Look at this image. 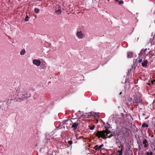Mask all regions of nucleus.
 <instances>
[{
	"instance_id": "obj_19",
	"label": "nucleus",
	"mask_w": 155,
	"mask_h": 155,
	"mask_svg": "<svg viewBox=\"0 0 155 155\" xmlns=\"http://www.w3.org/2000/svg\"><path fill=\"white\" fill-rule=\"evenodd\" d=\"M143 49H142L141 51H140V53H139V58L140 57H141L142 56V55L143 54L142 53H143Z\"/></svg>"
},
{
	"instance_id": "obj_27",
	"label": "nucleus",
	"mask_w": 155,
	"mask_h": 155,
	"mask_svg": "<svg viewBox=\"0 0 155 155\" xmlns=\"http://www.w3.org/2000/svg\"><path fill=\"white\" fill-rule=\"evenodd\" d=\"M142 59H139V63H140L142 62Z\"/></svg>"
},
{
	"instance_id": "obj_12",
	"label": "nucleus",
	"mask_w": 155,
	"mask_h": 155,
	"mask_svg": "<svg viewBox=\"0 0 155 155\" xmlns=\"http://www.w3.org/2000/svg\"><path fill=\"white\" fill-rule=\"evenodd\" d=\"M151 128H154L155 127V121L153 120L150 126Z\"/></svg>"
},
{
	"instance_id": "obj_11",
	"label": "nucleus",
	"mask_w": 155,
	"mask_h": 155,
	"mask_svg": "<svg viewBox=\"0 0 155 155\" xmlns=\"http://www.w3.org/2000/svg\"><path fill=\"white\" fill-rule=\"evenodd\" d=\"M155 55V54L153 51L149 52L147 55L150 58H151L153 56Z\"/></svg>"
},
{
	"instance_id": "obj_1",
	"label": "nucleus",
	"mask_w": 155,
	"mask_h": 155,
	"mask_svg": "<svg viewBox=\"0 0 155 155\" xmlns=\"http://www.w3.org/2000/svg\"><path fill=\"white\" fill-rule=\"evenodd\" d=\"M132 97H131L129 96L127 98V104L128 106L133 105L138 106L139 104L142 103L141 95L138 92H135Z\"/></svg>"
},
{
	"instance_id": "obj_23",
	"label": "nucleus",
	"mask_w": 155,
	"mask_h": 155,
	"mask_svg": "<svg viewBox=\"0 0 155 155\" xmlns=\"http://www.w3.org/2000/svg\"><path fill=\"white\" fill-rule=\"evenodd\" d=\"M73 143L72 140H69L68 141V143L70 145H71Z\"/></svg>"
},
{
	"instance_id": "obj_13",
	"label": "nucleus",
	"mask_w": 155,
	"mask_h": 155,
	"mask_svg": "<svg viewBox=\"0 0 155 155\" xmlns=\"http://www.w3.org/2000/svg\"><path fill=\"white\" fill-rule=\"evenodd\" d=\"M133 57V53L131 52H128L127 54V57L128 58H131Z\"/></svg>"
},
{
	"instance_id": "obj_28",
	"label": "nucleus",
	"mask_w": 155,
	"mask_h": 155,
	"mask_svg": "<svg viewBox=\"0 0 155 155\" xmlns=\"http://www.w3.org/2000/svg\"><path fill=\"white\" fill-rule=\"evenodd\" d=\"M143 55H144L145 54V51H143Z\"/></svg>"
},
{
	"instance_id": "obj_24",
	"label": "nucleus",
	"mask_w": 155,
	"mask_h": 155,
	"mask_svg": "<svg viewBox=\"0 0 155 155\" xmlns=\"http://www.w3.org/2000/svg\"><path fill=\"white\" fill-rule=\"evenodd\" d=\"M78 111H79V112H80V114H82V115L84 116V115H85V113L84 114V112H83L81 111L80 110H79Z\"/></svg>"
},
{
	"instance_id": "obj_22",
	"label": "nucleus",
	"mask_w": 155,
	"mask_h": 155,
	"mask_svg": "<svg viewBox=\"0 0 155 155\" xmlns=\"http://www.w3.org/2000/svg\"><path fill=\"white\" fill-rule=\"evenodd\" d=\"M153 152H150V153L147 152L146 153V155H152Z\"/></svg>"
},
{
	"instance_id": "obj_6",
	"label": "nucleus",
	"mask_w": 155,
	"mask_h": 155,
	"mask_svg": "<svg viewBox=\"0 0 155 155\" xmlns=\"http://www.w3.org/2000/svg\"><path fill=\"white\" fill-rule=\"evenodd\" d=\"M78 125V124L77 122H75L73 123V124L71 126V127L73 128V130H76L77 128V127Z\"/></svg>"
},
{
	"instance_id": "obj_2",
	"label": "nucleus",
	"mask_w": 155,
	"mask_h": 155,
	"mask_svg": "<svg viewBox=\"0 0 155 155\" xmlns=\"http://www.w3.org/2000/svg\"><path fill=\"white\" fill-rule=\"evenodd\" d=\"M110 131L108 129L102 131H98L96 134V136L98 138L101 137L104 139L106 140L107 138L106 136V135L109 138H110L113 136V135L112 134L108 136V134H110Z\"/></svg>"
},
{
	"instance_id": "obj_10",
	"label": "nucleus",
	"mask_w": 155,
	"mask_h": 155,
	"mask_svg": "<svg viewBox=\"0 0 155 155\" xmlns=\"http://www.w3.org/2000/svg\"><path fill=\"white\" fill-rule=\"evenodd\" d=\"M148 62L147 60H144L141 63L142 66L144 67H146L147 66Z\"/></svg>"
},
{
	"instance_id": "obj_30",
	"label": "nucleus",
	"mask_w": 155,
	"mask_h": 155,
	"mask_svg": "<svg viewBox=\"0 0 155 155\" xmlns=\"http://www.w3.org/2000/svg\"><path fill=\"white\" fill-rule=\"evenodd\" d=\"M154 136V135H151V137H153Z\"/></svg>"
},
{
	"instance_id": "obj_32",
	"label": "nucleus",
	"mask_w": 155,
	"mask_h": 155,
	"mask_svg": "<svg viewBox=\"0 0 155 155\" xmlns=\"http://www.w3.org/2000/svg\"><path fill=\"white\" fill-rule=\"evenodd\" d=\"M122 94V92H120L119 94L120 95Z\"/></svg>"
},
{
	"instance_id": "obj_8",
	"label": "nucleus",
	"mask_w": 155,
	"mask_h": 155,
	"mask_svg": "<svg viewBox=\"0 0 155 155\" xmlns=\"http://www.w3.org/2000/svg\"><path fill=\"white\" fill-rule=\"evenodd\" d=\"M77 35L79 38H83V34L81 31L78 32Z\"/></svg>"
},
{
	"instance_id": "obj_29",
	"label": "nucleus",
	"mask_w": 155,
	"mask_h": 155,
	"mask_svg": "<svg viewBox=\"0 0 155 155\" xmlns=\"http://www.w3.org/2000/svg\"><path fill=\"white\" fill-rule=\"evenodd\" d=\"M147 50V48H146V49H144V50H143V51L145 52L146 50Z\"/></svg>"
},
{
	"instance_id": "obj_4",
	"label": "nucleus",
	"mask_w": 155,
	"mask_h": 155,
	"mask_svg": "<svg viewBox=\"0 0 155 155\" xmlns=\"http://www.w3.org/2000/svg\"><path fill=\"white\" fill-rule=\"evenodd\" d=\"M18 101L19 102H21L22 101L26 100V99L27 98V97H26L25 95H24L21 92H20L18 94Z\"/></svg>"
},
{
	"instance_id": "obj_3",
	"label": "nucleus",
	"mask_w": 155,
	"mask_h": 155,
	"mask_svg": "<svg viewBox=\"0 0 155 155\" xmlns=\"http://www.w3.org/2000/svg\"><path fill=\"white\" fill-rule=\"evenodd\" d=\"M99 117L98 115L96 113L91 111L89 113H86L84 115V117L87 118L88 117Z\"/></svg>"
},
{
	"instance_id": "obj_31",
	"label": "nucleus",
	"mask_w": 155,
	"mask_h": 155,
	"mask_svg": "<svg viewBox=\"0 0 155 155\" xmlns=\"http://www.w3.org/2000/svg\"><path fill=\"white\" fill-rule=\"evenodd\" d=\"M115 1L116 2H117L118 1V0H115Z\"/></svg>"
},
{
	"instance_id": "obj_25",
	"label": "nucleus",
	"mask_w": 155,
	"mask_h": 155,
	"mask_svg": "<svg viewBox=\"0 0 155 155\" xmlns=\"http://www.w3.org/2000/svg\"><path fill=\"white\" fill-rule=\"evenodd\" d=\"M124 3V2L122 0H120L118 2V3L120 5L121 4H123Z\"/></svg>"
},
{
	"instance_id": "obj_16",
	"label": "nucleus",
	"mask_w": 155,
	"mask_h": 155,
	"mask_svg": "<svg viewBox=\"0 0 155 155\" xmlns=\"http://www.w3.org/2000/svg\"><path fill=\"white\" fill-rule=\"evenodd\" d=\"M55 13L58 15H60L61 13V10L60 9H58L55 12Z\"/></svg>"
},
{
	"instance_id": "obj_21",
	"label": "nucleus",
	"mask_w": 155,
	"mask_h": 155,
	"mask_svg": "<svg viewBox=\"0 0 155 155\" xmlns=\"http://www.w3.org/2000/svg\"><path fill=\"white\" fill-rule=\"evenodd\" d=\"M29 17L28 15H26L25 19V21H28V18Z\"/></svg>"
},
{
	"instance_id": "obj_9",
	"label": "nucleus",
	"mask_w": 155,
	"mask_h": 155,
	"mask_svg": "<svg viewBox=\"0 0 155 155\" xmlns=\"http://www.w3.org/2000/svg\"><path fill=\"white\" fill-rule=\"evenodd\" d=\"M143 143L144 144V147L147 148L148 147V144L147 140L146 139H144L143 141Z\"/></svg>"
},
{
	"instance_id": "obj_5",
	"label": "nucleus",
	"mask_w": 155,
	"mask_h": 155,
	"mask_svg": "<svg viewBox=\"0 0 155 155\" xmlns=\"http://www.w3.org/2000/svg\"><path fill=\"white\" fill-rule=\"evenodd\" d=\"M33 63L34 64L37 66H39L41 64V61L39 60L34 59L33 61Z\"/></svg>"
},
{
	"instance_id": "obj_15",
	"label": "nucleus",
	"mask_w": 155,
	"mask_h": 155,
	"mask_svg": "<svg viewBox=\"0 0 155 155\" xmlns=\"http://www.w3.org/2000/svg\"><path fill=\"white\" fill-rule=\"evenodd\" d=\"M25 53V49H22L20 52V54L21 55H24Z\"/></svg>"
},
{
	"instance_id": "obj_17",
	"label": "nucleus",
	"mask_w": 155,
	"mask_h": 155,
	"mask_svg": "<svg viewBox=\"0 0 155 155\" xmlns=\"http://www.w3.org/2000/svg\"><path fill=\"white\" fill-rule=\"evenodd\" d=\"M142 127L143 128L145 127H149V125L145 123H143L142 125Z\"/></svg>"
},
{
	"instance_id": "obj_14",
	"label": "nucleus",
	"mask_w": 155,
	"mask_h": 155,
	"mask_svg": "<svg viewBox=\"0 0 155 155\" xmlns=\"http://www.w3.org/2000/svg\"><path fill=\"white\" fill-rule=\"evenodd\" d=\"M122 151L120 150H118L116 152V155H122Z\"/></svg>"
},
{
	"instance_id": "obj_20",
	"label": "nucleus",
	"mask_w": 155,
	"mask_h": 155,
	"mask_svg": "<svg viewBox=\"0 0 155 155\" xmlns=\"http://www.w3.org/2000/svg\"><path fill=\"white\" fill-rule=\"evenodd\" d=\"M120 147H121L120 150L122 151H123L124 150V145L123 144H121L120 145V147H119V148H120Z\"/></svg>"
},
{
	"instance_id": "obj_26",
	"label": "nucleus",
	"mask_w": 155,
	"mask_h": 155,
	"mask_svg": "<svg viewBox=\"0 0 155 155\" xmlns=\"http://www.w3.org/2000/svg\"><path fill=\"white\" fill-rule=\"evenodd\" d=\"M94 125H93L92 127L90 128V129L91 130H93V129H94Z\"/></svg>"
},
{
	"instance_id": "obj_7",
	"label": "nucleus",
	"mask_w": 155,
	"mask_h": 155,
	"mask_svg": "<svg viewBox=\"0 0 155 155\" xmlns=\"http://www.w3.org/2000/svg\"><path fill=\"white\" fill-rule=\"evenodd\" d=\"M104 146V145L103 144L100 145L99 146H98V145H96L94 147V149L96 150H98L103 147Z\"/></svg>"
},
{
	"instance_id": "obj_18",
	"label": "nucleus",
	"mask_w": 155,
	"mask_h": 155,
	"mask_svg": "<svg viewBox=\"0 0 155 155\" xmlns=\"http://www.w3.org/2000/svg\"><path fill=\"white\" fill-rule=\"evenodd\" d=\"M34 11L35 13L38 14L40 10L38 8H35Z\"/></svg>"
}]
</instances>
